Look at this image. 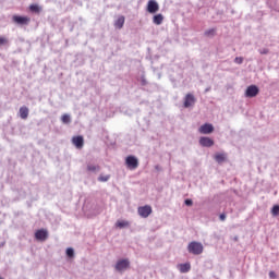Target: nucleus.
Returning a JSON list of instances; mask_svg holds the SVG:
<instances>
[{"label":"nucleus","mask_w":279,"mask_h":279,"mask_svg":"<svg viewBox=\"0 0 279 279\" xmlns=\"http://www.w3.org/2000/svg\"><path fill=\"white\" fill-rule=\"evenodd\" d=\"M204 34L207 38H213V36H215L217 34V29L211 28V29L206 31Z\"/></svg>","instance_id":"412c9836"},{"label":"nucleus","mask_w":279,"mask_h":279,"mask_svg":"<svg viewBox=\"0 0 279 279\" xmlns=\"http://www.w3.org/2000/svg\"><path fill=\"white\" fill-rule=\"evenodd\" d=\"M158 10H160L158 2L156 0H149L147 3V12H149V14H156Z\"/></svg>","instance_id":"423d86ee"},{"label":"nucleus","mask_w":279,"mask_h":279,"mask_svg":"<svg viewBox=\"0 0 279 279\" xmlns=\"http://www.w3.org/2000/svg\"><path fill=\"white\" fill-rule=\"evenodd\" d=\"M13 23H16L17 25H29V22L32 19L27 16H21V15H13Z\"/></svg>","instance_id":"0eeeda50"},{"label":"nucleus","mask_w":279,"mask_h":279,"mask_svg":"<svg viewBox=\"0 0 279 279\" xmlns=\"http://www.w3.org/2000/svg\"><path fill=\"white\" fill-rule=\"evenodd\" d=\"M234 62H235V64H243V58L242 57H236L234 59Z\"/></svg>","instance_id":"bb28decb"},{"label":"nucleus","mask_w":279,"mask_h":279,"mask_svg":"<svg viewBox=\"0 0 279 279\" xmlns=\"http://www.w3.org/2000/svg\"><path fill=\"white\" fill-rule=\"evenodd\" d=\"M20 117L21 119H27V117H29V109L27 107H21Z\"/></svg>","instance_id":"a211bd4d"},{"label":"nucleus","mask_w":279,"mask_h":279,"mask_svg":"<svg viewBox=\"0 0 279 279\" xmlns=\"http://www.w3.org/2000/svg\"><path fill=\"white\" fill-rule=\"evenodd\" d=\"M187 251L190 254H194V256H199V254L204 253V245L193 241L187 245Z\"/></svg>","instance_id":"f257e3e1"},{"label":"nucleus","mask_w":279,"mask_h":279,"mask_svg":"<svg viewBox=\"0 0 279 279\" xmlns=\"http://www.w3.org/2000/svg\"><path fill=\"white\" fill-rule=\"evenodd\" d=\"M61 121L62 123H71V116L64 113L62 117H61Z\"/></svg>","instance_id":"4be33fe9"},{"label":"nucleus","mask_w":279,"mask_h":279,"mask_svg":"<svg viewBox=\"0 0 279 279\" xmlns=\"http://www.w3.org/2000/svg\"><path fill=\"white\" fill-rule=\"evenodd\" d=\"M137 213L140 217H143V219H147V217H149V215H151L153 213L151 206L149 205L141 206L137 208Z\"/></svg>","instance_id":"7ed1b4c3"},{"label":"nucleus","mask_w":279,"mask_h":279,"mask_svg":"<svg viewBox=\"0 0 279 279\" xmlns=\"http://www.w3.org/2000/svg\"><path fill=\"white\" fill-rule=\"evenodd\" d=\"M116 228H119L120 230L123 228H130V221L128 220H118L116 222Z\"/></svg>","instance_id":"f3484780"},{"label":"nucleus","mask_w":279,"mask_h":279,"mask_svg":"<svg viewBox=\"0 0 279 279\" xmlns=\"http://www.w3.org/2000/svg\"><path fill=\"white\" fill-rule=\"evenodd\" d=\"M199 134H213L215 132V126L210 123H205L198 129Z\"/></svg>","instance_id":"6e6552de"},{"label":"nucleus","mask_w":279,"mask_h":279,"mask_svg":"<svg viewBox=\"0 0 279 279\" xmlns=\"http://www.w3.org/2000/svg\"><path fill=\"white\" fill-rule=\"evenodd\" d=\"M178 269L181 274H189V271H191V264L190 263L179 264Z\"/></svg>","instance_id":"4468645a"},{"label":"nucleus","mask_w":279,"mask_h":279,"mask_svg":"<svg viewBox=\"0 0 279 279\" xmlns=\"http://www.w3.org/2000/svg\"><path fill=\"white\" fill-rule=\"evenodd\" d=\"M162 21H165V16L162 14H160V13L154 15V17H153V23L155 25H162Z\"/></svg>","instance_id":"dca6fc26"},{"label":"nucleus","mask_w":279,"mask_h":279,"mask_svg":"<svg viewBox=\"0 0 279 279\" xmlns=\"http://www.w3.org/2000/svg\"><path fill=\"white\" fill-rule=\"evenodd\" d=\"M101 168L99 166H95V165H92V163H88L87 165V171L92 172V173H95V171H99Z\"/></svg>","instance_id":"6ab92c4d"},{"label":"nucleus","mask_w":279,"mask_h":279,"mask_svg":"<svg viewBox=\"0 0 279 279\" xmlns=\"http://www.w3.org/2000/svg\"><path fill=\"white\" fill-rule=\"evenodd\" d=\"M10 40L7 37L0 36V47L8 45Z\"/></svg>","instance_id":"393cba45"},{"label":"nucleus","mask_w":279,"mask_h":279,"mask_svg":"<svg viewBox=\"0 0 279 279\" xmlns=\"http://www.w3.org/2000/svg\"><path fill=\"white\" fill-rule=\"evenodd\" d=\"M259 53H262V56H265V54L269 53V49L264 48V49L259 50Z\"/></svg>","instance_id":"cd10ccee"},{"label":"nucleus","mask_w":279,"mask_h":279,"mask_svg":"<svg viewBox=\"0 0 279 279\" xmlns=\"http://www.w3.org/2000/svg\"><path fill=\"white\" fill-rule=\"evenodd\" d=\"M49 232L46 229H39L35 232V239L37 241H47Z\"/></svg>","instance_id":"1a4fd4ad"},{"label":"nucleus","mask_w":279,"mask_h":279,"mask_svg":"<svg viewBox=\"0 0 279 279\" xmlns=\"http://www.w3.org/2000/svg\"><path fill=\"white\" fill-rule=\"evenodd\" d=\"M72 143L76 147V149H82V147H84V136L78 135L72 137Z\"/></svg>","instance_id":"9b49d317"},{"label":"nucleus","mask_w":279,"mask_h":279,"mask_svg":"<svg viewBox=\"0 0 279 279\" xmlns=\"http://www.w3.org/2000/svg\"><path fill=\"white\" fill-rule=\"evenodd\" d=\"M195 96L193 94H186L184 97V108H193L195 106Z\"/></svg>","instance_id":"39448f33"},{"label":"nucleus","mask_w":279,"mask_h":279,"mask_svg":"<svg viewBox=\"0 0 279 279\" xmlns=\"http://www.w3.org/2000/svg\"><path fill=\"white\" fill-rule=\"evenodd\" d=\"M269 278H272V279L276 278V272L275 271H270L269 272Z\"/></svg>","instance_id":"7c9ffc66"},{"label":"nucleus","mask_w":279,"mask_h":279,"mask_svg":"<svg viewBox=\"0 0 279 279\" xmlns=\"http://www.w3.org/2000/svg\"><path fill=\"white\" fill-rule=\"evenodd\" d=\"M66 256H68L69 258H73V256H75V251H73L72 247H69V248L66 250Z\"/></svg>","instance_id":"a878e982"},{"label":"nucleus","mask_w":279,"mask_h":279,"mask_svg":"<svg viewBox=\"0 0 279 279\" xmlns=\"http://www.w3.org/2000/svg\"><path fill=\"white\" fill-rule=\"evenodd\" d=\"M108 180H110V174H106V175L100 174L98 177V182H108Z\"/></svg>","instance_id":"5701e85b"},{"label":"nucleus","mask_w":279,"mask_h":279,"mask_svg":"<svg viewBox=\"0 0 279 279\" xmlns=\"http://www.w3.org/2000/svg\"><path fill=\"white\" fill-rule=\"evenodd\" d=\"M219 219H220V221H226V214H221V215L219 216Z\"/></svg>","instance_id":"c756f323"},{"label":"nucleus","mask_w":279,"mask_h":279,"mask_svg":"<svg viewBox=\"0 0 279 279\" xmlns=\"http://www.w3.org/2000/svg\"><path fill=\"white\" fill-rule=\"evenodd\" d=\"M199 145H202V147H213V145H215V141L210 137H201Z\"/></svg>","instance_id":"f8f14e48"},{"label":"nucleus","mask_w":279,"mask_h":279,"mask_svg":"<svg viewBox=\"0 0 279 279\" xmlns=\"http://www.w3.org/2000/svg\"><path fill=\"white\" fill-rule=\"evenodd\" d=\"M29 10L35 14H40V7L38 4H31Z\"/></svg>","instance_id":"aec40b11"},{"label":"nucleus","mask_w":279,"mask_h":279,"mask_svg":"<svg viewBox=\"0 0 279 279\" xmlns=\"http://www.w3.org/2000/svg\"><path fill=\"white\" fill-rule=\"evenodd\" d=\"M272 217H278L279 215V205H275L271 209Z\"/></svg>","instance_id":"b1692460"},{"label":"nucleus","mask_w":279,"mask_h":279,"mask_svg":"<svg viewBox=\"0 0 279 279\" xmlns=\"http://www.w3.org/2000/svg\"><path fill=\"white\" fill-rule=\"evenodd\" d=\"M130 267V260L128 259H120L116 264L117 271H125Z\"/></svg>","instance_id":"9d476101"},{"label":"nucleus","mask_w":279,"mask_h":279,"mask_svg":"<svg viewBox=\"0 0 279 279\" xmlns=\"http://www.w3.org/2000/svg\"><path fill=\"white\" fill-rule=\"evenodd\" d=\"M214 158L216 162H218V165H221L222 162H226V160H228V155L226 153H216Z\"/></svg>","instance_id":"ddd939ff"},{"label":"nucleus","mask_w":279,"mask_h":279,"mask_svg":"<svg viewBox=\"0 0 279 279\" xmlns=\"http://www.w3.org/2000/svg\"><path fill=\"white\" fill-rule=\"evenodd\" d=\"M258 93H260V89H258V86L251 85L245 90V97H248L252 99L253 97H256Z\"/></svg>","instance_id":"20e7f679"},{"label":"nucleus","mask_w":279,"mask_h":279,"mask_svg":"<svg viewBox=\"0 0 279 279\" xmlns=\"http://www.w3.org/2000/svg\"><path fill=\"white\" fill-rule=\"evenodd\" d=\"M125 165L128 169H130L131 171H134V169H138V158L130 155L125 158Z\"/></svg>","instance_id":"f03ea898"},{"label":"nucleus","mask_w":279,"mask_h":279,"mask_svg":"<svg viewBox=\"0 0 279 279\" xmlns=\"http://www.w3.org/2000/svg\"><path fill=\"white\" fill-rule=\"evenodd\" d=\"M123 25H125V16H119L114 22V27L117 29H123Z\"/></svg>","instance_id":"2eb2a0df"},{"label":"nucleus","mask_w":279,"mask_h":279,"mask_svg":"<svg viewBox=\"0 0 279 279\" xmlns=\"http://www.w3.org/2000/svg\"><path fill=\"white\" fill-rule=\"evenodd\" d=\"M185 206H193L192 199H185Z\"/></svg>","instance_id":"c85d7f7f"}]
</instances>
